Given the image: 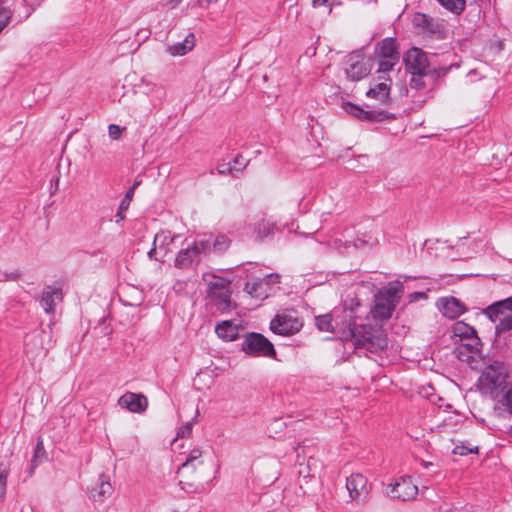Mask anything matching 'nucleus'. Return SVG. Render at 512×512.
<instances>
[{"instance_id":"nucleus-17","label":"nucleus","mask_w":512,"mask_h":512,"mask_svg":"<svg viewBox=\"0 0 512 512\" xmlns=\"http://www.w3.org/2000/svg\"><path fill=\"white\" fill-rule=\"evenodd\" d=\"M458 358L461 360H468L474 355H478L481 351L482 343L477 334L469 337L467 340H463L457 343Z\"/></svg>"},{"instance_id":"nucleus-38","label":"nucleus","mask_w":512,"mask_h":512,"mask_svg":"<svg viewBox=\"0 0 512 512\" xmlns=\"http://www.w3.org/2000/svg\"><path fill=\"white\" fill-rule=\"evenodd\" d=\"M134 196L133 188H129V190L126 192L124 198L122 199L119 209L120 210H127L129 208L130 202Z\"/></svg>"},{"instance_id":"nucleus-18","label":"nucleus","mask_w":512,"mask_h":512,"mask_svg":"<svg viewBox=\"0 0 512 512\" xmlns=\"http://www.w3.org/2000/svg\"><path fill=\"white\" fill-rule=\"evenodd\" d=\"M375 52L380 58L399 60L397 43L394 38L388 37L383 39L377 44Z\"/></svg>"},{"instance_id":"nucleus-14","label":"nucleus","mask_w":512,"mask_h":512,"mask_svg":"<svg viewBox=\"0 0 512 512\" xmlns=\"http://www.w3.org/2000/svg\"><path fill=\"white\" fill-rule=\"evenodd\" d=\"M119 405L133 413H142L148 407V399L142 394L127 392L119 398Z\"/></svg>"},{"instance_id":"nucleus-51","label":"nucleus","mask_w":512,"mask_h":512,"mask_svg":"<svg viewBox=\"0 0 512 512\" xmlns=\"http://www.w3.org/2000/svg\"><path fill=\"white\" fill-rule=\"evenodd\" d=\"M141 184V180H135L133 185L130 188H133V192L135 189Z\"/></svg>"},{"instance_id":"nucleus-49","label":"nucleus","mask_w":512,"mask_h":512,"mask_svg":"<svg viewBox=\"0 0 512 512\" xmlns=\"http://www.w3.org/2000/svg\"><path fill=\"white\" fill-rule=\"evenodd\" d=\"M123 211L124 210H120L118 211V213L116 214V218H117V221H120V220H123L124 219V215H123Z\"/></svg>"},{"instance_id":"nucleus-46","label":"nucleus","mask_w":512,"mask_h":512,"mask_svg":"<svg viewBox=\"0 0 512 512\" xmlns=\"http://www.w3.org/2000/svg\"><path fill=\"white\" fill-rule=\"evenodd\" d=\"M328 3H329V0H313L312 5H313V7L317 8V7H321V6H326V5H328Z\"/></svg>"},{"instance_id":"nucleus-4","label":"nucleus","mask_w":512,"mask_h":512,"mask_svg":"<svg viewBox=\"0 0 512 512\" xmlns=\"http://www.w3.org/2000/svg\"><path fill=\"white\" fill-rule=\"evenodd\" d=\"M207 296L212 305L220 312L230 311L232 308L230 281L219 277L212 276L208 282Z\"/></svg>"},{"instance_id":"nucleus-44","label":"nucleus","mask_w":512,"mask_h":512,"mask_svg":"<svg viewBox=\"0 0 512 512\" xmlns=\"http://www.w3.org/2000/svg\"><path fill=\"white\" fill-rule=\"evenodd\" d=\"M234 169L235 168L232 167V163H230V162L220 164L217 168L218 173L221 175L230 174L234 171Z\"/></svg>"},{"instance_id":"nucleus-36","label":"nucleus","mask_w":512,"mask_h":512,"mask_svg":"<svg viewBox=\"0 0 512 512\" xmlns=\"http://www.w3.org/2000/svg\"><path fill=\"white\" fill-rule=\"evenodd\" d=\"M125 127H121L116 124H110L108 126V133L111 139L117 140L120 138L123 131H125Z\"/></svg>"},{"instance_id":"nucleus-48","label":"nucleus","mask_w":512,"mask_h":512,"mask_svg":"<svg viewBox=\"0 0 512 512\" xmlns=\"http://www.w3.org/2000/svg\"><path fill=\"white\" fill-rule=\"evenodd\" d=\"M26 4H30L31 6L38 5L42 0H23Z\"/></svg>"},{"instance_id":"nucleus-25","label":"nucleus","mask_w":512,"mask_h":512,"mask_svg":"<svg viewBox=\"0 0 512 512\" xmlns=\"http://www.w3.org/2000/svg\"><path fill=\"white\" fill-rule=\"evenodd\" d=\"M113 487L109 482L108 478L104 475L99 477V482L97 483V487L92 490V498L94 501L102 500L103 498L110 496L112 494Z\"/></svg>"},{"instance_id":"nucleus-21","label":"nucleus","mask_w":512,"mask_h":512,"mask_svg":"<svg viewBox=\"0 0 512 512\" xmlns=\"http://www.w3.org/2000/svg\"><path fill=\"white\" fill-rule=\"evenodd\" d=\"M215 332L221 339L233 341L237 338L239 329L232 321H223L216 325Z\"/></svg>"},{"instance_id":"nucleus-43","label":"nucleus","mask_w":512,"mask_h":512,"mask_svg":"<svg viewBox=\"0 0 512 512\" xmlns=\"http://www.w3.org/2000/svg\"><path fill=\"white\" fill-rule=\"evenodd\" d=\"M191 432H192V423H186L180 427L179 431L177 432V437H181V438L187 437L191 434Z\"/></svg>"},{"instance_id":"nucleus-24","label":"nucleus","mask_w":512,"mask_h":512,"mask_svg":"<svg viewBox=\"0 0 512 512\" xmlns=\"http://www.w3.org/2000/svg\"><path fill=\"white\" fill-rule=\"evenodd\" d=\"M452 331H453L455 344H457L463 340H467L469 337L477 334L476 330L472 326H470L462 321L455 323L453 325Z\"/></svg>"},{"instance_id":"nucleus-34","label":"nucleus","mask_w":512,"mask_h":512,"mask_svg":"<svg viewBox=\"0 0 512 512\" xmlns=\"http://www.w3.org/2000/svg\"><path fill=\"white\" fill-rule=\"evenodd\" d=\"M427 72H420L411 74V80H410V86L416 90H421L425 87V82L423 80V77L427 75Z\"/></svg>"},{"instance_id":"nucleus-28","label":"nucleus","mask_w":512,"mask_h":512,"mask_svg":"<svg viewBox=\"0 0 512 512\" xmlns=\"http://www.w3.org/2000/svg\"><path fill=\"white\" fill-rule=\"evenodd\" d=\"M441 6L454 14H460L466 6V0H437Z\"/></svg>"},{"instance_id":"nucleus-6","label":"nucleus","mask_w":512,"mask_h":512,"mask_svg":"<svg viewBox=\"0 0 512 512\" xmlns=\"http://www.w3.org/2000/svg\"><path fill=\"white\" fill-rule=\"evenodd\" d=\"M210 250V239L194 241L187 248L181 249L175 259V267L179 269H188L200 262L202 254Z\"/></svg>"},{"instance_id":"nucleus-50","label":"nucleus","mask_w":512,"mask_h":512,"mask_svg":"<svg viewBox=\"0 0 512 512\" xmlns=\"http://www.w3.org/2000/svg\"><path fill=\"white\" fill-rule=\"evenodd\" d=\"M156 253V247L154 246L149 252H148V257L150 259H153L154 258V255Z\"/></svg>"},{"instance_id":"nucleus-27","label":"nucleus","mask_w":512,"mask_h":512,"mask_svg":"<svg viewBox=\"0 0 512 512\" xmlns=\"http://www.w3.org/2000/svg\"><path fill=\"white\" fill-rule=\"evenodd\" d=\"M46 459V451L44 448L43 440L41 438L38 439L37 444L34 449V454L31 460V466L29 469V473L33 474L35 468L39 463H42Z\"/></svg>"},{"instance_id":"nucleus-2","label":"nucleus","mask_w":512,"mask_h":512,"mask_svg":"<svg viewBox=\"0 0 512 512\" xmlns=\"http://www.w3.org/2000/svg\"><path fill=\"white\" fill-rule=\"evenodd\" d=\"M508 371L503 363L494 362L487 366L479 378V387L482 393L498 399L504 392L507 383Z\"/></svg>"},{"instance_id":"nucleus-53","label":"nucleus","mask_w":512,"mask_h":512,"mask_svg":"<svg viewBox=\"0 0 512 512\" xmlns=\"http://www.w3.org/2000/svg\"><path fill=\"white\" fill-rule=\"evenodd\" d=\"M218 0H206L207 4L216 3Z\"/></svg>"},{"instance_id":"nucleus-47","label":"nucleus","mask_w":512,"mask_h":512,"mask_svg":"<svg viewBox=\"0 0 512 512\" xmlns=\"http://www.w3.org/2000/svg\"><path fill=\"white\" fill-rule=\"evenodd\" d=\"M179 486H180V488H181L182 490H184V491H188V488H187L186 486H188V487L192 488V487H193V484H192V483H187V482H184V481H182V480H181V481L179 482Z\"/></svg>"},{"instance_id":"nucleus-5","label":"nucleus","mask_w":512,"mask_h":512,"mask_svg":"<svg viewBox=\"0 0 512 512\" xmlns=\"http://www.w3.org/2000/svg\"><path fill=\"white\" fill-rule=\"evenodd\" d=\"M483 313L493 322L496 321L499 315H504L496 325L498 334L512 329V297L494 302L484 309Z\"/></svg>"},{"instance_id":"nucleus-35","label":"nucleus","mask_w":512,"mask_h":512,"mask_svg":"<svg viewBox=\"0 0 512 512\" xmlns=\"http://www.w3.org/2000/svg\"><path fill=\"white\" fill-rule=\"evenodd\" d=\"M397 62H398V60L381 58V60L379 61L378 71L383 72V73L389 72L393 69L394 65Z\"/></svg>"},{"instance_id":"nucleus-31","label":"nucleus","mask_w":512,"mask_h":512,"mask_svg":"<svg viewBox=\"0 0 512 512\" xmlns=\"http://www.w3.org/2000/svg\"><path fill=\"white\" fill-rule=\"evenodd\" d=\"M499 403L512 415V383L506 387L498 398Z\"/></svg>"},{"instance_id":"nucleus-16","label":"nucleus","mask_w":512,"mask_h":512,"mask_svg":"<svg viewBox=\"0 0 512 512\" xmlns=\"http://www.w3.org/2000/svg\"><path fill=\"white\" fill-rule=\"evenodd\" d=\"M438 308L449 319H455L466 311L465 305L455 297L441 298L438 301Z\"/></svg>"},{"instance_id":"nucleus-22","label":"nucleus","mask_w":512,"mask_h":512,"mask_svg":"<svg viewBox=\"0 0 512 512\" xmlns=\"http://www.w3.org/2000/svg\"><path fill=\"white\" fill-rule=\"evenodd\" d=\"M202 451L200 449H193L190 451L186 461L178 468V474L185 472H195L196 468L203 464L201 460Z\"/></svg>"},{"instance_id":"nucleus-8","label":"nucleus","mask_w":512,"mask_h":512,"mask_svg":"<svg viewBox=\"0 0 512 512\" xmlns=\"http://www.w3.org/2000/svg\"><path fill=\"white\" fill-rule=\"evenodd\" d=\"M242 351L254 357H275L273 344L260 333L251 332L244 336Z\"/></svg>"},{"instance_id":"nucleus-54","label":"nucleus","mask_w":512,"mask_h":512,"mask_svg":"<svg viewBox=\"0 0 512 512\" xmlns=\"http://www.w3.org/2000/svg\"><path fill=\"white\" fill-rule=\"evenodd\" d=\"M430 464H431V463H427V462L422 461V465H423L424 467H426V468H427V467H428V465H430Z\"/></svg>"},{"instance_id":"nucleus-11","label":"nucleus","mask_w":512,"mask_h":512,"mask_svg":"<svg viewBox=\"0 0 512 512\" xmlns=\"http://www.w3.org/2000/svg\"><path fill=\"white\" fill-rule=\"evenodd\" d=\"M388 489L387 493L391 497L403 501L413 499L418 493V488L410 476L400 477L395 483L390 484Z\"/></svg>"},{"instance_id":"nucleus-33","label":"nucleus","mask_w":512,"mask_h":512,"mask_svg":"<svg viewBox=\"0 0 512 512\" xmlns=\"http://www.w3.org/2000/svg\"><path fill=\"white\" fill-rule=\"evenodd\" d=\"M342 107L345 110V112H347L348 114L354 116L355 118H357L359 120L363 119L364 109H362L361 107H359L351 102H344Z\"/></svg>"},{"instance_id":"nucleus-40","label":"nucleus","mask_w":512,"mask_h":512,"mask_svg":"<svg viewBox=\"0 0 512 512\" xmlns=\"http://www.w3.org/2000/svg\"><path fill=\"white\" fill-rule=\"evenodd\" d=\"M478 451V448L477 447H474V448H467L465 446H456L453 450V452L455 454H458V455H461V456H464V455H468L470 453H477Z\"/></svg>"},{"instance_id":"nucleus-32","label":"nucleus","mask_w":512,"mask_h":512,"mask_svg":"<svg viewBox=\"0 0 512 512\" xmlns=\"http://www.w3.org/2000/svg\"><path fill=\"white\" fill-rule=\"evenodd\" d=\"M213 246V250L216 252L226 251L230 245V240L226 235L220 234L215 237L213 242L210 241V246Z\"/></svg>"},{"instance_id":"nucleus-30","label":"nucleus","mask_w":512,"mask_h":512,"mask_svg":"<svg viewBox=\"0 0 512 512\" xmlns=\"http://www.w3.org/2000/svg\"><path fill=\"white\" fill-rule=\"evenodd\" d=\"M6 4V0H0V33L8 25L12 17V11L7 7Z\"/></svg>"},{"instance_id":"nucleus-37","label":"nucleus","mask_w":512,"mask_h":512,"mask_svg":"<svg viewBox=\"0 0 512 512\" xmlns=\"http://www.w3.org/2000/svg\"><path fill=\"white\" fill-rule=\"evenodd\" d=\"M8 470L0 467V498H3L6 493Z\"/></svg>"},{"instance_id":"nucleus-45","label":"nucleus","mask_w":512,"mask_h":512,"mask_svg":"<svg viewBox=\"0 0 512 512\" xmlns=\"http://www.w3.org/2000/svg\"><path fill=\"white\" fill-rule=\"evenodd\" d=\"M182 0H167L163 3L164 6H167L171 9L175 8Z\"/></svg>"},{"instance_id":"nucleus-12","label":"nucleus","mask_w":512,"mask_h":512,"mask_svg":"<svg viewBox=\"0 0 512 512\" xmlns=\"http://www.w3.org/2000/svg\"><path fill=\"white\" fill-rule=\"evenodd\" d=\"M279 282L277 274H270L262 279H257L252 282H247L244 286V291L247 292L252 298L257 300H264L268 297L271 289L270 285Z\"/></svg>"},{"instance_id":"nucleus-7","label":"nucleus","mask_w":512,"mask_h":512,"mask_svg":"<svg viewBox=\"0 0 512 512\" xmlns=\"http://www.w3.org/2000/svg\"><path fill=\"white\" fill-rule=\"evenodd\" d=\"M344 64L347 78L352 81L365 78L372 70L371 59L365 56L361 50L354 51L346 56Z\"/></svg>"},{"instance_id":"nucleus-26","label":"nucleus","mask_w":512,"mask_h":512,"mask_svg":"<svg viewBox=\"0 0 512 512\" xmlns=\"http://www.w3.org/2000/svg\"><path fill=\"white\" fill-rule=\"evenodd\" d=\"M276 230V224L265 219H261L254 226V232L259 238H264L273 235Z\"/></svg>"},{"instance_id":"nucleus-10","label":"nucleus","mask_w":512,"mask_h":512,"mask_svg":"<svg viewBox=\"0 0 512 512\" xmlns=\"http://www.w3.org/2000/svg\"><path fill=\"white\" fill-rule=\"evenodd\" d=\"M406 69L409 73L429 72L427 54L418 47L410 48L403 57Z\"/></svg>"},{"instance_id":"nucleus-41","label":"nucleus","mask_w":512,"mask_h":512,"mask_svg":"<svg viewBox=\"0 0 512 512\" xmlns=\"http://www.w3.org/2000/svg\"><path fill=\"white\" fill-rule=\"evenodd\" d=\"M159 241H161L162 244H165L168 241L171 243L173 242V237L165 232H161L155 235L154 245H156Z\"/></svg>"},{"instance_id":"nucleus-23","label":"nucleus","mask_w":512,"mask_h":512,"mask_svg":"<svg viewBox=\"0 0 512 512\" xmlns=\"http://www.w3.org/2000/svg\"><path fill=\"white\" fill-rule=\"evenodd\" d=\"M195 44V37L192 33L179 43L168 46V52L173 56H182L189 52Z\"/></svg>"},{"instance_id":"nucleus-13","label":"nucleus","mask_w":512,"mask_h":512,"mask_svg":"<svg viewBox=\"0 0 512 512\" xmlns=\"http://www.w3.org/2000/svg\"><path fill=\"white\" fill-rule=\"evenodd\" d=\"M346 488L353 501L364 502L368 496L367 479L360 473H353L347 478Z\"/></svg>"},{"instance_id":"nucleus-3","label":"nucleus","mask_w":512,"mask_h":512,"mask_svg":"<svg viewBox=\"0 0 512 512\" xmlns=\"http://www.w3.org/2000/svg\"><path fill=\"white\" fill-rule=\"evenodd\" d=\"M402 287L399 285L384 288L375 295V304L372 308V316L376 320H387L392 316L397 304L402 297Z\"/></svg>"},{"instance_id":"nucleus-29","label":"nucleus","mask_w":512,"mask_h":512,"mask_svg":"<svg viewBox=\"0 0 512 512\" xmlns=\"http://www.w3.org/2000/svg\"><path fill=\"white\" fill-rule=\"evenodd\" d=\"M390 114L387 111L381 110H364L363 119L369 122L383 121L389 119Z\"/></svg>"},{"instance_id":"nucleus-20","label":"nucleus","mask_w":512,"mask_h":512,"mask_svg":"<svg viewBox=\"0 0 512 512\" xmlns=\"http://www.w3.org/2000/svg\"><path fill=\"white\" fill-rule=\"evenodd\" d=\"M390 90L391 85L389 83L380 82L371 87L366 92V96L379 101L381 104L387 105L390 103Z\"/></svg>"},{"instance_id":"nucleus-39","label":"nucleus","mask_w":512,"mask_h":512,"mask_svg":"<svg viewBox=\"0 0 512 512\" xmlns=\"http://www.w3.org/2000/svg\"><path fill=\"white\" fill-rule=\"evenodd\" d=\"M20 274L17 271L13 272H1L0 271V282L1 281H15L19 278Z\"/></svg>"},{"instance_id":"nucleus-19","label":"nucleus","mask_w":512,"mask_h":512,"mask_svg":"<svg viewBox=\"0 0 512 512\" xmlns=\"http://www.w3.org/2000/svg\"><path fill=\"white\" fill-rule=\"evenodd\" d=\"M347 323L342 322V325H339L337 318L333 317L331 314L319 315L315 317V325L322 332H335L338 331L341 335L343 332V328Z\"/></svg>"},{"instance_id":"nucleus-9","label":"nucleus","mask_w":512,"mask_h":512,"mask_svg":"<svg viewBox=\"0 0 512 512\" xmlns=\"http://www.w3.org/2000/svg\"><path fill=\"white\" fill-rule=\"evenodd\" d=\"M301 328L302 322L288 314H278L270 323L271 331L282 336L293 335Z\"/></svg>"},{"instance_id":"nucleus-15","label":"nucleus","mask_w":512,"mask_h":512,"mask_svg":"<svg viewBox=\"0 0 512 512\" xmlns=\"http://www.w3.org/2000/svg\"><path fill=\"white\" fill-rule=\"evenodd\" d=\"M62 300V289L48 285L42 291L40 305L47 314H54L56 302H61Z\"/></svg>"},{"instance_id":"nucleus-1","label":"nucleus","mask_w":512,"mask_h":512,"mask_svg":"<svg viewBox=\"0 0 512 512\" xmlns=\"http://www.w3.org/2000/svg\"><path fill=\"white\" fill-rule=\"evenodd\" d=\"M348 317L342 332L343 340L350 341L356 349L363 348L371 353H378L387 347V337L381 330L369 324H356L351 321V315Z\"/></svg>"},{"instance_id":"nucleus-42","label":"nucleus","mask_w":512,"mask_h":512,"mask_svg":"<svg viewBox=\"0 0 512 512\" xmlns=\"http://www.w3.org/2000/svg\"><path fill=\"white\" fill-rule=\"evenodd\" d=\"M246 165V160L241 155H237L233 160L232 167L236 168V171H241Z\"/></svg>"},{"instance_id":"nucleus-52","label":"nucleus","mask_w":512,"mask_h":512,"mask_svg":"<svg viewBox=\"0 0 512 512\" xmlns=\"http://www.w3.org/2000/svg\"><path fill=\"white\" fill-rule=\"evenodd\" d=\"M450 68H442L440 69V74H446Z\"/></svg>"}]
</instances>
